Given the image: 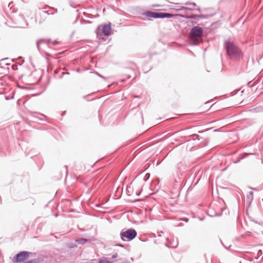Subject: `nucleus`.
I'll return each mask as SVG.
<instances>
[{
	"label": "nucleus",
	"instance_id": "5",
	"mask_svg": "<svg viewBox=\"0 0 263 263\" xmlns=\"http://www.w3.org/2000/svg\"><path fill=\"white\" fill-rule=\"evenodd\" d=\"M182 17L187 18V19H192L193 21L192 23L193 24H196L198 21H199L200 19H204L207 17L206 15H195V14H191V15H186V14H179Z\"/></svg>",
	"mask_w": 263,
	"mask_h": 263
},
{
	"label": "nucleus",
	"instance_id": "14",
	"mask_svg": "<svg viewBox=\"0 0 263 263\" xmlns=\"http://www.w3.org/2000/svg\"><path fill=\"white\" fill-rule=\"evenodd\" d=\"M12 68L14 70H16L17 69V65H15V64H14V65H12Z\"/></svg>",
	"mask_w": 263,
	"mask_h": 263
},
{
	"label": "nucleus",
	"instance_id": "18",
	"mask_svg": "<svg viewBox=\"0 0 263 263\" xmlns=\"http://www.w3.org/2000/svg\"><path fill=\"white\" fill-rule=\"evenodd\" d=\"M58 43V41H56V40L52 42V44H53V45H57Z\"/></svg>",
	"mask_w": 263,
	"mask_h": 263
},
{
	"label": "nucleus",
	"instance_id": "30",
	"mask_svg": "<svg viewBox=\"0 0 263 263\" xmlns=\"http://www.w3.org/2000/svg\"><path fill=\"white\" fill-rule=\"evenodd\" d=\"M262 201H263V199H262Z\"/></svg>",
	"mask_w": 263,
	"mask_h": 263
},
{
	"label": "nucleus",
	"instance_id": "23",
	"mask_svg": "<svg viewBox=\"0 0 263 263\" xmlns=\"http://www.w3.org/2000/svg\"><path fill=\"white\" fill-rule=\"evenodd\" d=\"M262 254V252H261V250H259V251H258V254L259 255V254Z\"/></svg>",
	"mask_w": 263,
	"mask_h": 263
},
{
	"label": "nucleus",
	"instance_id": "11",
	"mask_svg": "<svg viewBox=\"0 0 263 263\" xmlns=\"http://www.w3.org/2000/svg\"><path fill=\"white\" fill-rule=\"evenodd\" d=\"M76 241L79 244L83 245V244L85 243L86 242H88L89 241V239L83 238H81L76 239Z\"/></svg>",
	"mask_w": 263,
	"mask_h": 263
},
{
	"label": "nucleus",
	"instance_id": "2",
	"mask_svg": "<svg viewBox=\"0 0 263 263\" xmlns=\"http://www.w3.org/2000/svg\"><path fill=\"white\" fill-rule=\"evenodd\" d=\"M142 14L144 16L154 18H171L174 17V15L170 13L151 11H146L143 12Z\"/></svg>",
	"mask_w": 263,
	"mask_h": 263
},
{
	"label": "nucleus",
	"instance_id": "19",
	"mask_svg": "<svg viewBox=\"0 0 263 263\" xmlns=\"http://www.w3.org/2000/svg\"><path fill=\"white\" fill-rule=\"evenodd\" d=\"M96 73H97V74L98 76H99L100 77L102 78H103V79H105V78H104L103 76H102L101 74H99V73H98V72H96Z\"/></svg>",
	"mask_w": 263,
	"mask_h": 263
},
{
	"label": "nucleus",
	"instance_id": "28",
	"mask_svg": "<svg viewBox=\"0 0 263 263\" xmlns=\"http://www.w3.org/2000/svg\"><path fill=\"white\" fill-rule=\"evenodd\" d=\"M23 263H29V262L26 261V262H23Z\"/></svg>",
	"mask_w": 263,
	"mask_h": 263
},
{
	"label": "nucleus",
	"instance_id": "1",
	"mask_svg": "<svg viewBox=\"0 0 263 263\" xmlns=\"http://www.w3.org/2000/svg\"><path fill=\"white\" fill-rule=\"evenodd\" d=\"M224 47L227 54L231 59H237L242 58V54L240 49L233 42L226 41L224 42Z\"/></svg>",
	"mask_w": 263,
	"mask_h": 263
},
{
	"label": "nucleus",
	"instance_id": "10",
	"mask_svg": "<svg viewBox=\"0 0 263 263\" xmlns=\"http://www.w3.org/2000/svg\"><path fill=\"white\" fill-rule=\"evenodd\" d=\"M253 199V192H250L247 197V203L250 204Z\"/></svg>",
	"mask_w": 263,
	"mask_h": 263
},
{
	"label": "nucleus",
	"instance_id": "22",
	"mask_svg": "<svg viewBox=\"0 0 263 263\" xmlns=\"http://www.w3.org/2000/svg\"><path fill=\"white\" fill-rule=\"evenodd\" d=\"M183 220L184 221H185V222H187L188 221V220H188V219H187V218H184L183 219Z\"/></svg>",
	"mask_w": 263,
	"mask_h": 263
},
{
	"label": "nucleus",
	"instance_id": "4",
	"mask_svg": "<svg viewBox=\"0 0 263 263\" xmlns=\"http://www.w3.org/2000/svg\"><path fill=\"white\" fill-rule=\"evenodd\" d=\"M203 29L199 26H194L190 30V37L192 40H194L201 37L203 35Z\"/></svg>",
	"mask_w": 263,
	"mask_h": 263
},
{
	"label": "nucleus",
	"instance_id": "17",
	"mask_svg": "<svg viewBox=\"0 0 263 263\" xmlns=\"http://www.w3.org/2000/svg\"><path fill=\"white\" fill-rule=\"evenodd\" d=\"M118 256L117 253H115L112 255V258H115Z\"/></svg>",
	"mask_w": 263,
	"mask_h": 263
},
{
	"label": "nucleus",
	"instance_id": "15",
	"mask_svg": "<svg viewBox=\"0 0 263 263\" xmlns=\"http://www.w3.org/2000/svg\"><path fill=\"white\" fill-rule=\"evenodd\" d=\"M29 263H37L36 259H31L30 260L27 261Z\"/></svg>",
	"mask_w": 263,
	"mask_h": 263
},
{
	"label": "nucleus",
	"instance_id": "7",
	"mask_svg": "<svg viewBox=\"0 0 263 263\" xmlns=\"http://www.w3.org/2000/svg\"><path fill=\"white\" fill-rule=\"evenodd\" d=\"M176 10L178 11H182L183 12L182 14H186V15H188L187 14L188 11H192V10H197L198 11H200L199 8L196 9L193 6L191 7H180L177 8Z\"/></svg>",
	"mask_w": 263,
	"mask_h": 263
},
{
	"label": "nucleus",
	"instance_id": "3",
	"mask_svg": "<svg viewBox=\"0 0 263 263\" xmlns=\"http://www.w3.org/2000/svg\"><path fill=\"white\" fill-rule=\"evenodd\" d=\"M120 235L122 240L130 241L137 236V233L135 229H129L126 230H122Z\"/></svg>",
	"mask_w": 263,
	"mask_h": 263
},
{
	"label": "nucleus",
	"instance_id": "20",
	"mask_svg": "<svg viewBox=\"0 0 263 263\" xmlns=\"http://www.w3.org/2000/svg\"><path fill=\"white\" fill-rule=\"evenodd\" d=\"M244 155H245V156H248L250 155H254V153H245Z\"/></svg>",
	"mask_w": 263,
	"mask_h": 263
},
{
	"label": "nucleus",
	"instance_id": "16",
	"mask_svg": "<svg viewBox=\"0 0 263 263\" xmlns=\"http://www.w3.org/2000/svg\"><path fill=\"white\" fill-rule=\"evenodd\" d=\"M193 137L195 139H197L198 140H199V135H193Z\"/></svg>",
	"mask_w": 263,
	"mask_h": 263
},
{
	"label": "nucleus",
	"instance_id": "24",
	"mask_svg": "<svg viewBox=\"0 0 263 263\" xmlns=\"http://www.w3.org/2000/svg\"><path fill=\"white\" fill-rule=\"evenodd\" d=\"M131 78V76L129 75H128L127 79H130Z\"/></svg>",
	"mask_w": 263,
	"mask_h": 263
},
{
	"label": "nucleus",
	"instance_id": "8",
	"mask_svg": "<svg viewBox=\"0 0 263 263\" xmlns=\"http://www.w3.org/2000/svg\"><path fill=\"white\" fill-rule=\"evenodd\" d=\"M111 31V24H105L102 28V33L105 36H108Z\"/></svg>",
	"mask_w": 263,
	"mask_h": 263
},
{
	"label": "nucleus",
	"instance_id": "12",
	"mask_svg": "<svg viewBox=\"0 0 263 263\" xmlns=\"http://www.w3.org/2000/svg\"><path fill=\"white\" fill-rule=\"evenodd\" d=\"M178 240H177L176 241H173V242H170V244L169 245L167 243H166L165 245H166V246H167L168 247L175 248L178 246Z\"/></svg>",
	"mask_w": 263,
	"mask_h": 263
},
{
	"label": "nucleus",
	"instance_id": "25",
	"mask_svg": "<svg viewBox=\"0 0 263 263\" xmlns=\"http://www.w3.org/2000/svg\"><path fill=\"white\" fill-rule=\"evenodd\" d=\"M125 81V79H122V80H121V82H124Z\"/></svg>",
	"mask_w": 263,
	"mask_h": 263
},
{
	"label": "nucleus",
	"instance_id": "21",
	"mask_svg": "<svg viewBox=\"0 0 263 263\" xmlns=\"http://www.w3.org/2000/svg\"><path fill=\"white\" fill-rule=\"evenodd\" d=\"M249 188L252 189V190H253L254 191H258V190L256 188H254V187H249Z\"/></svg>",
	"mask_w": 263,
	"mask_h": 263
},
{
	"label": "nucleus",
	"instance_id": "13",
	"mask_svg": "<svg viewBox=\"0 0 263 263\" xmlns=\"http://www.w3.org/2000/svg\"><path fill=\"white\" fill-rule=\"evenodd\" d=\"M184 5H190V6H192L193 7H195L196 6V4L194 3H189V2L185 3L184 4Z\"/></svg>",
	"mask_w": 263,
	"mask_h": 263
},
{
	"label": "nucleus",
	"instance_id": "9",
	"mask_svg": "<svg viewBox=\"0 0 263 263\" xmlns=\"http://www.w3.org/2000/svg\"><path fill=\"white\" fill-rule=\"evenodd\" d=\"M50 40H46V39H40L38 41H37L36 42V47L37 48V49L38 50L41 52V50H40V43H46L47 44H48L50 42Z\"/></svg>",
	"mask_w": 263,
	"mask_h": 263
},
{
	"label": "nucleus",
	"instance_id": "26",
	"mask_svg": "<svg viewBox=\"0 0 263 263\" xmlns=\"http://www.w3.org/2000/svg\"><path fill=\"white\" fill-rule=\"evenodd\" d=\"M147 179V178H146L145 179H144V181H146Z\"/></svg>",
	"mask_w": 263,
	"mask_h": 263
},
{
	"label": "nucleus",
	"instance_id": "6",
	"mask_svg": "<svg viewBox=\"0 0 263 263\" xmlns=\"http://www.w3.org/2000/svg\"><path fill=\"white\" fill-rule=\"evenodd\" d=\"M30 253L27 251H22L17 253L13 259L14 262H18L23 261L27 258Z\"/></svg>",
	"mask_w": 263,
	"mask_h": 263
},
{
	"label": "nucleus",
	"instance_id": "27",
	"mask_svg": "<svg viewBox=\"0 0 263 263\" xmlns=\"http://www.w3.org/2000/svg\"><path fill=\"white\" fill-rule=\"evenodd\" d=\"M147 179V178H146L145 179H144V181H146Z\"/></svg>",
	"mask_w": 263,
	"mask_h": 263
},
{
	"label": "nucleus",
	"instance_id": "29",
	"mask_svg": "<svg viewBox=\"0 0 263 263\" xmlns=\"http://www.w3.org/2000/svg\"><path fill=\"white\" fill-rule=\"evenodd\" d=\"M55 217H57V216H58V214H55Z\"/></svg>",
	"mask_w": 263,
	"mask_h": 263
}]
</instances>
